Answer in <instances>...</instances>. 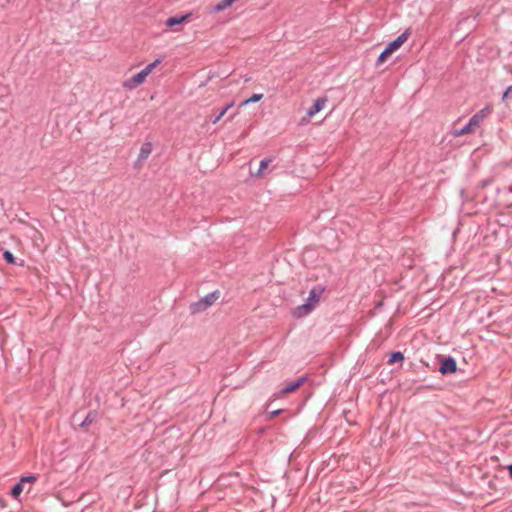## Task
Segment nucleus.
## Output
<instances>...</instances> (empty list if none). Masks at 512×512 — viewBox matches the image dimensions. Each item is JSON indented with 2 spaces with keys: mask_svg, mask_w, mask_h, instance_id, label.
Segmentation results:
<instances>
[{
  "mask_svg": "<svg viewBox=\"0 0 512 512\" xmlns=\"http://www.w3.org/2000/svg\"><path fill=\"white\" fill-rule=\"evenodd\" d=\"M325 288L323 286L317 285L314 286L310 292L305 302L297 307H295L292 311L294 317L302 318L310 314L315 307L318 305L320 298L324 292Z\"/></svg>",
  "mask_w": 512,
  "mask_h": 512,
  "instance_id": "nucleus-1",
  "label": "nucleus"
},
{
  "mask_svg": "<svg viewBox=\"0 0 512 512\" xmlns=\"http://www.w3.org/2000/svg\"><path fill=\"white\" fill-rule=\"evenodd\" d=\"M161 63L160 59L154 60L152 63L146 65L141 71L137 74L133 75L130 78H127L122 82V87L125 90L132 91L137 87L141 86L146 78L151 74V72Z\"/></svg>",
  "mask_w": 512,
  "mask_h": 512,
  "instance_id": "nucleus-2",
  "label": "nucleus"
},
{
  "mask_svg": "<svg viewBox=\"0 0 512 512\" xmlns=\"http://www.w3.org/2000/svg\"><path fill=\"white\" fill-rule=\"evenodd\" d=\"M409 36L410 30L407 29L402 34H400L396 39L390 42L378 56L376 65L384 63L389 55H391L394 51L399 49L407 41Z\"/></svg>",
  "mask_w": 512,
  "mask_h": 512,
  "instance_id": "nucleus-3",
  "label": "nucleus"
},
{
  "mask_svg": "<svg viewBox=\"0 0 512 512\" xmlns=\"http://www.w3.org/2000/svg\"><path fill=\"white\" fill-rule=\"evenodd\" d=\"M219 298V292L213 291L207 294L200 301L191 305V310L193 313L201 312L210 307L217 299Z\"/></svg>",
  "mask_w": 512,
  "mask_h": 512,
  "instance_id": "nucleus-4",
  "label": "nucleus"
},
{
  "mask_svg": "<svg viewBox=\"0 0 512 512\" xmlns=\"http://www.w3.org/2000/svg\"><path fill=\"white\" fill-rule=\"evenodd\" d=\"M457 370L456 361L452 357L445 358L441 361L439 371L442 374L454 373Z\"/></svg>",
  "mask_w": 512,
  "mask_h": 512,
  "instance_id": "nucleus-5",
  "label": "nucleus"
},
{
  "mask_svg": "<svg viewBox=\"0 0 512 512\" xmlns=\"http://www.w3.org/2000/svg\"><path fill=\"white\" fill-rule=\"evenodd\" d=\"M326 102L327 99L325 97L316 99L312 106L307 110V117L311 118L320 112L325 107Z\"/></svg>",
  "mask_w": 512,
  "mask_h": 512,
  "instance_id": "nucleus-6",
  "label": "nucleus"
},
{
  "mask_svg": "<svg viewBox=\"0 0 512 512\" xmlns=\"http://www.w3.org/2000/svg\"><path fill=\"white\" fill-rule=\"evenodd\" d=\"M492 109L490 106H485L483 109L474 114L470 120L471 124H475L477 127L483 122V120L490 115Z\"/></svg>",
  "mask_w": 512,
  "mask_h": 512,
  "instance_id": "nucleus-7",
  "label": "nucleus"
},
{
  "mask_svg": "<svg viewBox=\"0 0 512 512\" xmlns=\"http://www.w3.org/2000/svg\"><path fill=\"white\" fill-rule=\"evenodd\" d=\"M307 380V377L306 376H302L300 377L299 379H297L296 381H293L289 384H287L282 390L281 392L282 393H290V392H293L295 391L297 388H299L302 384H304V382Z\"/></svg>",
  "mask_w": 512,
  "mask_h": 512,
  "instance_id": "nucleus-8",
  "label": "nucleus"
},
{
  "mask_svg": "<svg viewBox=\"0 0 512 512\" xmlns=\"http://www.w3.org/2000/svg\"><path fill=\"white\" fill-rule=\"evenodd\" d=\"M236 0H221L220 2H218L216 5H214L212 7V12L214 13H218V12H221V11H224L226 10L227 8L231 7L232 4L235 2Z\"/></svg>",
  "mask_w": 512,
  "mask_h": 512,
  "instance_id": "nucleus-9",
  "label": "nucleus"
},
{
  "mask_svg": "<svg viewBox=\"0 0 512 512\" xmlns=\"http://www.w3.org/2000/svg\"><path fill=\"white\" fill-rule=\"evenodd\" d=\"M151 152H152V144L150 142L144 143L142 145V147L140 148L138 160L142 161V160L147 159L148 156L151 154Z\"/></svg>",
  "mask_w": 512,
  "mask_h": 512,
  "instance_id": "nucleus-10",
  "label": "nucleus"
},
{
  "mask_svg": "<svg viewBox=\"0 0 512 512\" xmlns=\"http://www.w3.org/2000/svg\"><path fill=\"white\" fill-rule=\"evenodd\" d=\"M190 16V14H185V15H182V16H174V17H170L166 20V26L167 27H173L175 25H179L181 23H183L186 19H188Z\"/></svg>",
  "mask_w": 512,
  "mask_h": 512,
  "instance_id": "nucleus-11",
  "label": "nucleus"
},
{
  "mask_svg": "<svg viewBox=\"0 0 512 512\" xmlns=\"http://www.w3.org/2000/svg\"><path fill=\"white\" fill-rule=\"evenodd\" d=\"M476 127L477 126L475 124H471V120H469V122L466 125H464L461 129L455 130L453 132V135L458 137L464 134L471 133L475 130Z\"/></svg>",
  "mask_w": 512,
  "mask_h": 512,
  "instance_id": "nucleus-12",
  "label": "nucleus"
},
{
  "mask_svg": "<svg viewBox=\"0 0 512 512\" xmlns=\"http://www.w3.org/2000/svg\"><path fill=\"white\" fill-rule=\"evenodd\" d=\"M234 105V102H229L225 105L223 109L220 110V112L215 116V118L211 121L212 124H216L220 121V119L227 113V111L232 108Z\"/></svg>",
  "mask_w": 512,
  "mask_h": 512,
  "instance_id": "nucleus-13",
  "label": "nucleus"
},
{
  "mask_svg": "<svg viewBox=\"0 0 512 512\" xmlns=\"http://www.w3.org/2000/svg\"><path fill=\"white\" fill-rule=\"evenodd\" d=\"M23 490H24V485L19 481L11 489L12 497L17 499L20 496V494L23 492Z\"/></svg>",
  "mask_w": 512,
  "mask_h": 512,
  "instance_id": "nucleus-14",
  "label": "nucleus"
},
{
  "mask_svg": "<svg viewBox=\"0 0 512 512\" xmlns=\"http://www.w3.org/2000/svg\"><path fill=\"white\" fill-rule=\"evenodd\" d=\"M96 413L95 412H89L87 416L84 418V420L80 423V427H88L90 426L93 421L95 420Z\"/></svg>",
  "mask_w": 512,
  "mask_h": 512,
  "instance_id": "nucleus-15",
  "label": "nucleus"
},
{
  "mask_svg": "<svg viewBox=\"0 0 512 512\" xmlns=\"http://www.w3.org/2000/svg\"><path fill=\"white\" fill-rule=\"evenodd\" d=\"M270 162H271V159H269V158H265V159L261 160L260 165H259V169H258V171L256 173V176H258V177L263 176L264 171H265V169H267V167L269 166Z\"/></svg>",
  "mask_w": 512,
  "mask_h": 512,
  "instance_id": "nucleus-16",
  "label": "nucleus"
},
{
  "mask_svg": "<svg viewBox=\"0 0 512 512\" xmlns=\"http://www.w3.org/2000/svg\"><path fill=\"white\" fill-rule=\"evenodd\" d=\"M403 359H404V356L400 351L393 352L388 359V363L394 364L396 362L402 361Z\"/></svg>",
  "mask_w": 512,
  "mask_h": 512,
  "instance_id": "nucleus-17",
  "label": "nucleus"
},
{
  "mask_svg": "<svg viewBox=\"0 0 512 512\" xmlns=\"http://www.w3.org/2000/svg\"><path fill=\"white\" fill-rule=\"evenodd\" d=\"M263 98V94H253L250 98L246 99L242 102V106L250 104V103H256L260 101Z\"/></svg>",
  "mask_w": 512,
  "mask_h": 512,
  "instance_id": "nucleus-18",
  "label": "nucleus"
},
{
  "mask_svg": "<svg viewBox=\"0 0 512 512\" xmlns=\"http://www.w3.org/2000/svg\"><path fill=\"white\" fill-rule=\"evenodd\" d=\"M37 480V477L34 476V475H29V476H23L21 477V479L19 480L23 485H25L26 483H34L35 481Z\"/></svg>",
  "mask_w": 512,
  "mask_h": 512,
  "instance_id": "nucleus-19",
  "label": "nucleus"
},
{
  "mask_svg": "<svg viewBox=\"0 0 512 512\" xmlns=\"http://www.w3.org/2000/svg\"><path fill=\"white\" fill-rule=\"evenodd\" d=\"M3 257L7 261V263H9V264H14L15 263L14 255L10 251H8V250L3 253Z\"/></svg>",
  "mask_w": 512,
  "mask_h": 512,
  "instance_id": "nucleus-20",
  "label": "nucleus"
},
{
  "mask_svg": "<svg viewBox=\"0 0 512 512\" xmlns=\"http://www.w3.org/2000/svg\"><path fill=\"white\" fill-rule=\"evenodd\" d=\"M510 92H512V85L509 86L506 91L503 93V96H502V100L505 101L508 97V95H510Z\"/></svg>",
  "mask_w": 512,
  "mask_h": 512,
  "instance_id": "nucleus-21",
  "label": "nucleus"
},
{
  "mask_svg": "<svg viewBox=\"0 0 512 512\" xmlns=\"http://www.w3.org/2000/svg\"><path fill=\"white\" fill-rule=\"evenodd\" d=\"M281 412H282V410H281V409L274 410V411L270 412V414H269V419H272V418L276 417V416H277V415H279Z\"/></svg>",
  "mask_w": 512,
  "mask_h": 512,
  "instance_id": "nucleus-22",
  "label": "nucleus"
},
{
  "mask_svg": "<svg viewBox=\"0 0 512 512\" xmlns=\"http://www.w3.org/2000/svg\"><path fill=\"white\" fill-rule=\"evenodd\" d=\"M307 122H308V120H307V119L302 118V119H301V121H300V124H302V125H303V124H306Z\"/></svg>",
  "mask_w": 512,
  "mask_h": 512,
  "instance_id": "nucleus-23",
  "label": "nucleus"
},
{
  "mask_svg": "<svg viewBox=\"0 0 512 512\" xmlns=\"http://www.w3.org/2000/svg\"><path fill=\"white\" fill-rule=\"evenodd\" d=\"M508 471L510 476L512 477V464L508 466Z\"/></svg>",
  "mask_w": 512,
  "mask_h": 512,
  "instance_id": "nucleus-24",
  "label": "nucleus"
}]
</instances>
